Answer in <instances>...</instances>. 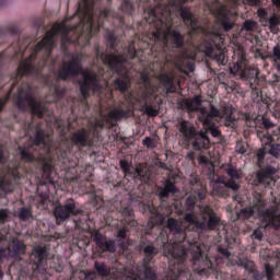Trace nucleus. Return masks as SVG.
Here are the masks:
<instances>
[{"mask_svg":"<svg viewBox=\"0 0 280 280\" xmlns=\"http://www.w3.org/2000/svg\"><path fill=\"white\" fill-rule=\"evenodd\" d=\"M149 14L152 16V21L155 25L152 51H158V54H165L167 46H170L173 51H176V49H185V45L192 47L194 36H196V34H209L205 27L203 31L191 33L194 28L188 26L190 31L188 32V39L185 40V35H183L180 31L172 28V11H170L167 7L158 5L152 9Z\"/></svg>","mask_w":280,"mask_h":280,"instance_id":"obj_1","label":"nucleus"},{"mask_svg":"<svg viewBox=\"0 0 280 280\" xmlns=\"http://www.w3.org/2000/svg\"><path fill=\"white\" fill-rule=\"evenodd\" d=\"M40 145L47 148L46 152H49L51 145H54V138L40 127H35V138L33 143L26 147L20 145L18 147V150L24 163H37V165H39L46 185H56V180H54V176H56L54 166L56 163L54 162V159L43 156V152L38 151Z\"/></svg>","mask_w":280,"mask_h":280,"instance_id":"obj_2","label":"nucleus"},{"mask_svg":"<svg viewBox=\"0 0 280 280\" xmlns=\"http://www.w3.org/2000/svg\"><path fill=\"white\" fill-rule=\"evenodd\" d=\"M200 219L194 212H187L182 220L168 218L166 228L173 235H180L182 241L185 242L187 231L202 233L205 231H215L220 226L221 219L211 206L200 208Z\"/></svg>","mask_w":280,"mask_h":280,"instance_id":"obj_3","label":"nucleus"},{"mask_svg":"<svg viewBox=\"0 0 280 280\" xmlns=\"http://www.w3.org/2000/svg\"><path fill=\"white\" fill-rule=\"evenodd\" d=\"M82 75L83 79L79 80V91L83 100L91 97V91L102 89L100 85V75L91 70H84L82 67V59L78 55H73L69 61H63L57 71V80L67 82Z\"/></svg>","mask_w":280,"mask_h":280,"instance_id":"obj_4","label":"nucleus"},{"mask_svg":"<svg viewBox=\"0 0 280 280\" xmlns=\"http://www.w3.org/2000/svg\"><path fill=\"white\" fill-rule=\"evenodd\" d=\"M91 132H97V129H86V128H81L75 130L70 135L69 138H63L57 150H58V155L57 159L58 161H62L65 170H69L71 165V156H75L77 152H80L82 148H93L95 145V133Z\"/></svg>","mask_w":280,"mask_h":280,"instance_id":"obj_5","label":"nucleus"},{"mask_svg":"<svg viewBox=\"0 0 280 280\" xmlns=\"http://www.w3.org/2000/svg\"><path fill=\"white\" fill-rule=\"evenodd\" d=\"M138 56L139 55L137 54V48H135V44L129 45L127 49V56L115 54L106 55L105 52L101 54V60L104 62V65H107L110 71H114V73L118 75V78L114 80V86L116 91H119L120 93H126V91L130 89V73L126 68V63L128 62V58H130V60H135V58H137Z\"/></svg>","mask_w":280,"mask_h":280,"instance_id":"obj_6","label":"nucleus"},{"mask_svg":"<svg viewBox=\"0 0 280 280\" xmlns=\"http://www.w3.org/2000/svg\"><path fill=\"white\" fill-rule=\"evenodd\" d=\"M230 71L233 75H238L243 82H248L253 94L261 97V90L259 89V69L248 66L246 52L244 49H238L234 52Z\"/></svg>","mask_w":280,"mask_h":280,"instance_id":"obj_7","label":"nucleus"},{"mask_svg":"<svg viewBox=\"0 0 280 280\" xmlns=\"http://www.w3.org/2000/svg\"><path fill=\"white\" fill-rule=\"evenodd\" d=\"M188 1L194 0H170L172 8H174L179 14L183 23L187 27H191L190 34H195V32H205V26L199 24L198 18L196 14L191 12V7L187 5ZM233 3H237L240 0H231ZM248 5H261V0H245Z\"/></svg>","mask_w":280,"mask_h":280,"instance_id":"obj_8","label":"nucleus"},{"mask_svg":"<svg viewBox=\"0 0 280 280\" xmlns=\"http://www.w3.org/2000/svg\"><path fill=\"white\" fill-rule=\"evenodd\" d=\"M224 40L222 39V35L218 31H212L209 33L208 38L203 39L198 46L199 51L205 54L207 58H211L215 60L218 65H226L229 59H226V51L222 46Z\"/></svg>","mask_w":280,"mask_h":280,"instance_id":"obj_9","label":"nucleus"},{"mask_svg":"<svg viewBox=\"0 0 280 280\" xmlns=\"http://www.w3.org/2000/svg\"><path fill=\"white\" fill-rule=\"evenodd\" d=\"M15 104L19 110L25 112L27 110V107L31 108V114L38 117V119H43L45 113H47V107L36 101L34 90L30 84L19 88Z\"/></svg>","mask_w":280,"mask_h":280,"instance_id":"obj_10","label":"nucleus"},{"mask_svg":"<svg viewBox=\"0 0 280 280\" xmlns=\"http://www.w3.org/2000/svg\"><path fill=\"white\" fill-rule=\"evenodd\" d=\"M179 132H182L184 143L187 148L191 145L198 152L209 148L210 140L207 133L196 130V127L189 120H182L179 122Z\"/></svg>","mask_w":280,"mask_h":280,"instance_id":"obj_11","label":"nucleus"},{"mask_svg":"<svg viewBox=\"0 0 280 280\" xmlns=\"http://www.w3.org/2000/svg\"><path fill=\"white\" fill-rule=\"evenodd\" d=\"M191 257V266L196 275H199V277L218 275V265H214L213 260L202 252L200 245L192 246Z\"/></svg>","mask_w":280,"mask_h":280,"instance_id":"obj_12","label":"nucleus"},{"mask_svg":"<svg viewBox=\"0 0 280 280\" xmlns=\"http://www.w3.org/2000/svg\"><path fill=\"white\" fill-rule=\"evenodd\" d=\"M199 110L201 113L200 121H202V124H211L214 117H219L220 119H224V126L235 128L237 119L233 116V107L231 106H224L222 110H220L215 105L210 104V110H207L205 107Z\"/></svg>","mask_w":280,"mask_h":280,"instance_id":"obj_13","label":"nucleus"},{"mask_svg":"<svg viewBox=\"0 0 280 280\" xmlns=\"http://www.w3.org/2000/svg\"><path fill=\"white\" fill-rule=\"evenodd\" d=\"M0 244L5 246L0 248V255L4 259L8 257H21V255H25L27 250V246H25V243L19 240V237L11 236L8 238V229L0 232Z\"/></svg>","mask_w":280,"mask_h":280,"instance_id":"obj_14","label":"nucleus"},{"mask_svg":"<svg viewBox=\"0 0 280 280\" xmlns=\"http://www.w3.org/2000/svg\"><path fill=\"white\" fill-rule=\"evenodd\" d=\"M208 8L211 14L215 16V21L223 32H231L235 27L233 11L222 4L220 0H212V3L208 4Z\"/></svg>","mask_w":280,"mask_h":280,"instance_id":"obj_15","label":"nucleus"},{"mask_svg":"<svg viewBox=\"0 0 280 280\" xmlns=\"http://www.w3.org/2000/svg\"><path fill=\"white\" fill-rule=\"evenodd\" d=\"M224 170L225 174L229 176V179L222 183V187H217L213 189V194L219 196V198H229V189H232V191H237V189H240V184L237 180H242L243 176L242 170L237 168V166L233 164H226Z\"/></svg>","mask_w":280,"mask_h":280,"instance_id":"obj_16","label":"nucleus"},{"mask_svg":"<svg viewBox=\"0 0 280 280\" xmlns=\"http://www.w3.org/2000/svg\"><path fill=\"white\" fill-rule=\"evenodd\" d=\"M80 213H82V210L75 206L73 198L67 199L63 205L57 203L54 208V215L58 225L67 222L71 215H80Z\"/></svg>","mask_w":280,"mask_h":280,"instance_id":"obj_17","label":"nucleus"},{"mask_svg":"<svg viewBox=\"0 0 280 280\" xmlns=\"http://www.w3.org/2000/svg\"><path fill=\"white\" fill-rule=\"evenodd\" d=\"M120 170L125 176H130L135 183H141V185H148L150 183V170L143 164H139L136 168H132L128 161L120 160Z\"/></svg>","mask_w":280,"mask_h":280,"instance_id":"obj_18","label":"nucleus"},{"mask_svg":"<svg viewBox=\"0 0 280 280\" xmlns=\"http://www.w3.org/2000/svg\"><path fill=\"white\" fill-rule=\"evenodd\" d=\"M270 128H275V125L270 119L262 117V127L257 129V137L260 138L262 145H269L272 141L280 140V126L270 133Z\"/></svg>","mask_w":280,"mask_h":280,"instance_id":"obj_19","label":"nucleus"},{"mask_svg":"<svg viewBox=\"0 0 280 280\" xmlns=\"http://www.w3.org/2000/svg\"><path fill=\"white\" fill-rule=\"evenodd\" d=\"M16 189V164L8 166L0 176V191L12 194Z\"/></svg>","mask_w":280,"mask_h":280,"instance_id":"obj_20","label":"nucleus"},{"mask_svg":"<svg viewBox=\"0 0 280 280\" xmlns=\"http://www.w3.org/2000/svg\"><path fill=\"white\" fill-rule=\"evenodd\" d=\"M242 266L248 272V277L254 280H272L275 278V268L270 264L265 265V273L258 272L257 267L253 260H243Z\"/></svg>","mask_w":280,"mask_h":280,"instance_id":"obj_21","label":"nucleus"},{"mask_svg":"<svg viewBox=\"0 0 280 280\" xmlns=\"http://www.w3.org/2000/svg\"><path fill=\"white\" fill-rule=\"evenodd\" d=\"M93 242L97 246L98 250L102 253H115L117 250V245L113 240H106V235L102 234L100 231H95L92 234Z\"/></svg>","mask_w":280,"mask_h":280,"instance_id":"obj_22","label":"nucleus"},{"mask_svg":"<svg viewBox=\"0 0 280 280\" xmlns=\"http://www.w3.org/2000/svg\"><path fill=\"white\" fill-rule=\"evenodd\" d=\"M257 14L260 19V23H262V25H268L272 34L279 32L280 18L277 14L273 13L268 16V11L264 8L258 9Z\"/></svg>","mask_w":280,"mask_h":280,"instance_id":"obj_23","label":"nucleus"},{"mask_svg":"<svg viewBox=\"0 0 280 280\" xmlns=\"http://www.w3.org/2000/svg\"><path fill=\"white\" fill-rule=\"evenodd\" d=\"M49 257V248L45 245H35L32 249L31 259L35 268H40Z\"/></svg>","mask_w":280,"mask_h":280,"instance_id":"obj_24","label":"nucleus"},{"mask_svg":"<svg viewBox=\"0 0 280 280\" xmlns=\"http://www.w3.org/2000/svg\"><path fill=\"white\" fill-rule=\"evenodd\" d=\"M176 175H172L164 182V186H160L158 188L159 191V198L161 200H165L170 198V194H178V188L176 187Z\"/></svg>","mask_w":280,"mask_h":280,"instance_id":"obj_25","label":"nucleus"},{"mask_svg":"<svg viewBox=\"0 0 280 280\" xmlns=\"http://www.w3.org/2000/svg\"><path fill=\"white\" fill-rule=\"evenodd\" d=\"M159 82L161 86L164 89V95H170L172 93H176L178 89V84H176V81L174 80V77L167 74V73H161L159 75Z\"/></svg>","mask_w":280,"mask_h":280,"instance_id":"obj_26","label":"nucleus"},{"mask_svg":"<svg viewBox=\"0 0 280 280\" xmlns=\"http://www.w3.org/2000/svg\"><path fill=\"white\" fill-rule=\"evenodd\" d=\"M278 170L275 166L267 165L256 174V179L259 185H270V180H272V176H275Z\"/></svg>","mask_w":280,"mask_h":280,"instance_id":"obj_27","label":"nucleus"},{"mask_svg":"<svg viewBox=\"0 0 280 280\" xmlns=\"http://www.w3.org/2000/svg\"><path fill=\"white\" fill-rule=\"evenodd\" d=\"M140 250H142L144 255L142 264H152L154 257L159 255V248L152 244L145 245V242H140Z\"/></svg>","mask_w":280,"mask_h":280,"instance_id":"obj_28","label":"nucleus"},{"mask_svg":"<svg viewBox=\"0 0 280 280\" xmlns=\"http://www.w3.org/2000/svg\"><path fill=\"white\" fill-rule=\"evenodd\" d=\"M144 211L151 213L150 222H152V224H158L159 226H163V224H165V215L159 212V208L154 207V205H145Z\"/></svg>","mask_w":280,"mask_h":280,"instance_id":"obj_29","label":"nucleus"},{"mask_svg":"<svg viewBox=\"0 0 280 280\" xmlns=\"http://www.w3.org/2000/svg\"><path fill=\"white\" fill-rule=\"evenodd\" d=\"M130 115H132V112L129 108L124 109L121 107H118V108L109 112L107 114V117L112 121H120V119H128V117H130Z\"/></svg>","mask_w":280,"mask_h":280,"instance_id":"obj_30","label":"nucleus"},{"mask_svg":"<svg viewBox=\"0 0 280 280\" xmlns=\"http://www.w3.org/2000/svg\"><path fill=\"white\" fill-rule=\"evenodd\" d=\"M104 38L107 43V47L113 51H117V46L119 45V39L115 35V30H105Z\"/></svg>","mask_w":280,"mask_h":280,"instance_id":"obj_31","label":"nucleus"},{"mask_svg":"<svg viewBox=\"0 0 280 280\" xmlns=\"http://www.w3.org/2000/svg\"><path fill=\"white\" fill-rule=\"evenodd\" d=\"M142 108L148 117H158L159 112L161 110V103L152 101L148 104V102H145Z\"/></svg>","mask_w":280,"mask_h":280,"instance_id":"obj_32","label":"nucleus"},{"mask_svg":"<svg viewBox=\"0 0 280 280\" xmlns=\"http://www.w3.org/2000/svg\"><path fill=\"white\" fill-rule=\"evenodd\" d=\"M16 215L21 222H30V220H34V212L32 211V207L19 208Z\"/></svg>","mask_w":280,"mask_h":280,"instance_id":"obj_33","label":"nucleus"},{"mask_svg":"<svg viewBox=\"0 0 280 280\" xmlns=\"http://www.w3.org/2000/svg\"><path fill=\"white\" fill-rule=\"evenodd\" d=\"M152 262H142L143 277L145 280H156L159 276H156V270L152 268Z\"/></svg>","mask_w":280,"mask_h":280,"instance_id":"obj_34","label":"nucleus"},{"mask_svg":"<svg viewBox=\"0 0 280 280\" xmlns=\"http://www.w3.org/2000/svg\"><path fill=\"white\" fill-rule=\"evenodd\" d=\"M258 215L264 220V222L271 224V226H276L275 218L277 217L275 215L272 210L265 208L264 210H261V212Z\"/></svg>","mask_w":280,"mask_h":280,"instance_id":"obj_35","label":"nucleus"},{"mask_svg":"<svg viewBox=\"0 0 280 280\" xmlns=\"http://www.w3.org/2000/svg\"><path fill=\"white\" fill-rule=\"evenodd\" d=\"M119 10L122 14H128V16H132V13L135 12V4H132V1L130 0H120Z\"/></svg>","mask_w":280,"mask_h":280,"instance_id":"obj_36","label":"nucleus"},{"mask_svg":"<svg viewBox=\"0 0 280 280\" xmlns=\"http://www.w3.org/2000/svg\"><path fill=\"white\" fill-rule=\"evenodd\" d=\"M177 106L180 110H187L188 113H196L198 107L194 105V103L189 102L188 100H180L177 102Z\"/></svg>","mask_w":280,"mask_h":280,"instance_id":"obj_37","label":"nucleus"},{"mask_svg":"<svg viewBox=\"0 0 280 280\" xmlns=\"http://www.w3.org/2000/svg\"><path fill=\"white\" fill-rule=\"evenodd\" d=\"M94 268L100 277H108L110 275V269L104 262L95 261Z\"/></svg>","mask_w":280,"mask_h":280,"instance_id":"obj_38","label":"nucleus"},{"mask_svg":"<svg viewBox=\"0 0 280 280\" xmlns=\"http://www.w3.org/2000/svg\"><path fill=\"white\" fill-rule=\"evenodd\" d=\"M140 84L144 86L145 91H150L152 89V81H150V73L147 71L140 72Z\"/></svg>","mask_w":280,"mask_h":280,"instance_id":"obj_39","label":"nucleus"},{"mask_svg":"<svg viewBox=\"0 0 280 280\" xmlns=\"http://www.w3.org/2000/svg\"><path fill=\"white\" fill-rule=\"evenodd\" d=\"M203 126H206V128H208V130L212 137H215V138L222 137V131H220V128L218 126H215L214 122L203 124Z\"/></svg>","mask_w":280,"mask_h":280,"instance_id":"obj_40","label":"nucleus"},{"mask_svg":"<svg viewBox=\"0 0 280 280\" xmlns=\"http://www.w3.org/2000/svg\"><path fill=\"white\" fill-rule=\"evenodd\" d=\"M253 215H255V209L253 208H243L238 213V217L243 218V220H249Z\"/></svg>","mask_w":280,"mask_h":280,"instance_id":"obj_41","label":"nucleus"},{"mask_svg":"<svg viewBox=\"0 0 280 280\" xmlns=\"http://www.w3.org/2000/svg\"><path fill=\"white\" fill-rule=\"evenodd\" d=\"M198 200V197H196V195H190L187 197L186 199V209L188 211H194V209H196V201Z\"/></svg>","mask_w":280,"mask_h":280,"instance_id":"obj_42","label":"nucleus"},{"mask_svg":"<svg viewBox=\"0 0 280 280\" xmlns=\"http://www.w3.org/2000/svg\"><path fill=\"white\" fill-rule=\"evenodd\" d=\"M264 145H270V154H272V156H279L280 154V139L278 141H272L269 144H264Z\"/></svg>","mask_w":280,"mask_h":280,"instance_id":"obj_43","label":"nucleus"},{"mask_svg":"<svg viewBox=\"0 0 280 280\" xmlns=\"http://www.w3.org/2000/svg\"><path fill=\"white\" fill-rule=\"evenodd\" d=\"M254 212L257 211L258 215L260 214L261 211L266 209V201L259 197L257 201L254 203L253 208Z\"/></svg>","mask_w":280,"mask_h":280,"instance_id":"obj_44","label":"nucleus"},{"mask_svg":"<svg viewBox=\"0 0 280 280\" xmlns=\"http://www.w3.org/2000/svg\"><path fill=\"white\" fill-rule=\"evenodd\" d=\"M5 222H10V210L0 209V224H5Z\"/></svg>","mask_w":280,"mask_h":280,"instance_id":"obj_45","label":"nucleus"},{"mask_svg":"<svg viewBox=\"0 0 280 280\" xmlns=\"http://www.w3.org/2000/svg\"><path fill=\"white\" fill-rule=\"evenodd\" d=\"M122 213L129 222H132L133 217H135V212L132 211V209H130L129 207H126V208H124Z\"/></svg>","mask_w":280,"mask_h":280,"instance_id":"obj_46","label":"nucleus"},{"mask_svg":"<svg viewBox=\"0 0 280 280\" xmlns=\"http://www.w3.org/2000/svg\"><path fill=\"white\" fill-rule=\"evenodd\" d=\"M142 145H145L147 148H149L150 150H154L156 148V145L154 144V140H152V138L147 137L143 141H142Z\"/></svg>","mask_w":280,"mask_h":280,"instance_id":"obj_47","label":"nucleus"},{"mask_svg":"<svg viewBox=\"0 0 280 280\" xmlns=\"http://www.w3.org/2000/svg\"><path fill=\"white\" fill-rule=\"evenodd\" d=\"M218 252L220 253V255H222V257H224L225 259H229L231 257V252H229V248L226 247H222V245L218 246Z\"/></svg>","mask_w":280,"mask_h":280,"instance_id":"obj_48","label":"nucleus"},{"mask_svg":"<svg viewBox=\"0 0 280 280\" xmlns=\"http://www.w3.org/2000/svg\"><path fill=\"white\" fill-rule=\"evenodd\" d=\"M7 31L9 32V34H11L12 36H18V34L21 32L19 26L16 24H11L8 26Z\"/></svg>","mask_w":280,"mask_h":280,"instance_id":"obj_49","label":"nucleus"},{"mask_svg":"<svg viewBox=\"0 0 280 280\" xmlns=\"http://www.w3.org/2000/svg\"><path fill=\"white\" fill-rule=\"evenodd\" d=\"M255 25H257V22L253 20H247L244 23V27L247 32H253V30H255Z\"/></svg>","mask_w":280,"mask_h":280,"instance_id":"obj_50","label":"nucleus"},{"mask_svg":"<svg viewBox=\"0 0 280 280\" xmlns=\"http://www.w3.org/2000/svg\"><path fill=\"white\" fill-rule=\"evenodd\" d=\"M189 102L192 104V106H196L197 110H200V106H202V98H200V96H195Z\"/></svg>","mask_w":280,"mask_h":280,"instance_id":"obj_51","label":"nucleus"},{"mask_svg":"<svg viewBox=\"0 0 280 280\" xmlns=\"http://www.w3.org/2000/svg\"><path fill=\"white\" fill-rule=\"evenodd\" d=\"M117 237H120V240H126L128 237V228H121L117 232Z\"/></svg>","mask_w":280,"mask_h":280,"instance_id":"obj_52","label":"nucleus"},{"mask_svg":"<svg viewBox=\"0 0 280 280\" xmlns=\"http://www.w3.org/2000/svg\"><path fill=\"white\" fill-rule=\"evenodd\" d=\"M236 152L238 154H246V145L244 144V142L236 143Z\"/></svg>","mask_w":280,"mask_h":280,"instance_id":"obj_53","label":"nucleus"},{"mask_svg":"<svg viewBox=\"0 0 280 280\" xmlns=\"http://www.w3.org/2000/svg\"><path fill=\"white\" fill-rule=\"evenodd\" d=\"M8 163V158L5 156V152L3 148L0 147V165H5Z\"/></svg>","mask_w":280,"mask_h":280,"instance_id":"obj_54","label":"nucleus"},{"mask_svg":"<svg viewBox=\"0 0 280 280\" xmlns=\"http://www.w3.org/2000/svg\"><path fill=\"white\" fill-rule=\"evenodd\" d=\"M55 93L58 97V100H62V96L65 95V89H60V86H55Z\"/></svg>","mask_w":280,"mask_h":280,"instance_id":"obj_55","label":"nucleus"},{"mask_svg":"<svg viewBox=\"0 0 280 280\" xmlns=\"http://www.w3.org/2000/svg\"><path fill=\"white\" fill-rule=\"evenodd\" d=\"M84 280H94L96 275L94 271L83 272Z\"/></svg>","mask_w":280,"mask_h":280,"instance_id":"obj_56","label":"nucleus"},{"mask_svg":"<svg viewBox=\"0 0 280 280\" xmlns=\"http://www.w3.org/2000/svg\"><path fill=\"white\" fill-rule=\"evenodd\" d=\"M272 57L275 60H280V46L279 45L273 47Z\"/></svg>","mask_w":280,"mask_h":280,"instance_id":"obj_57","label":"nucleus"},{"mask_svg":"<svg viewBox=\"0 0 280 280\" xmlns=\"http://www.w3.org/2000/svg\"><path fill=\"white\" fill-rule=\"evenodd\" d=\"M48 198H49V196L47 194H40L39 195V205L42 207H45Z\"/></svg>","mask_w":280,"mask_h":280,"instance_id":"obj_58","label":"nucleus"},{"mask_svg":"<svg viewBox=\"0 0 280 280\" xmlns=\"http://www.w3.org/2000/svg\"><path fill=\"white\" fill-rule=\"evenodd\" d=\"M195 196L197 200H205V198H207V190H201L197 192Z\"/></svg>","mask_w":280,"mask_h":280,"instance_id":"obj_59","label":"nucleus"},{"mask_svg":"<svg viewBox=\"0 0 280 280\" xmlns=\"http://www.w3.org/2000/svg\"><path fill=\"white\" fill-rule=\"evenodd\" d=\"M258 161H264L266 159V151L264 149H259L257 151Z\"/></svg>","mask_w":280,"mask_h":280,"instance_id":"obj_60","label":"nucleus"},{"mask_svg":"<svg viewBox=\"0 0 280 280\" xmlns=\"http://www.w3.org/2000/svg\"><path fill=\"white\" fill-rule=\"evenodd\" d=\"M255 240H262L264 238V232L259 231V230H255L253 233Z\"/></svg>","mask_w":280,"mask_h":280,"instance_id":"obj_61","label":"nucleus"},{"mask_svg":"<svg viewBox=\"0 0 280 280\" xmlns=\"http://www.w3.org/2000/svg\"><path fill=\"white\" fill-rule=\"evenodd\" d=\"M86 194H93L95 196V186L91 183L88 184V190Z\"/></svg>","mask_w":280,"mask_h":280,"instance_id":"obj_62","label":"nucleus"},{"mask_svg":"<svg viewBox=\"0 0 280 280\" xmlns=\"http://www.w3.org/2000/svg\"><path fill=\"white\" fill-rule=\"evenodd\" d=\"M186 159H188V161H195L196 153H194L192 151L188 152Z\"/></svg>","mask_w":280,"mask_h":280,"instance_id":"obj_63","label":"nucleus"},{"mask_svg":"<svg viewBox=\"0 0 280 280\" xmlns=\"http://www.w3.org/2000/svg\"><path fill=\"white\" fill-rule=\"evenodd\" d=\"M273 5L280 11V0H272Z\"/></svg>","mask_w":280,"mask_h":280,"instance_id":"obj_64","label":"nucleus"}]
</instances>
